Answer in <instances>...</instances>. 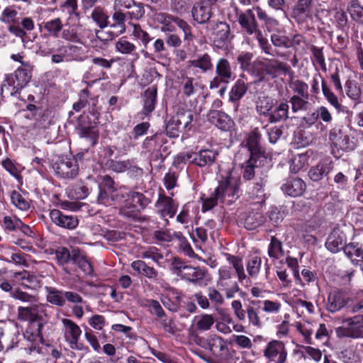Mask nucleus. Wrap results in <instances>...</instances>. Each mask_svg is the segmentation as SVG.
Returning <instances> with one entry per match:
<instances>
[{
	"label": "nucleus",
	"mask_w": 363,
	"mask_h": 363,
	"mask_svg": "<svg viewBox=\"0 0 363 363\" xmlns=\"http://www.w3.org/2000/svg\"><path fill=\"white\" fill-rule=\"evenodd\" d=\"M17 319L20 322H27L28 325L23 333L26 341L24 350L33 358L45 355V340L43 329L48 324L47 313L44 306L31 303L27 306H20L17 308Z\"/></svg>",
	"instance_id": "1"
},
{
	"label": "nucleus",
	"mask_w": 363,
	"mask_h": 363,
	"mask_svg": "<svg viewBox=\"0 0 363 363\" xmlns=\"http://www.w3.org/2000/svg\"><path fill=\"white\" fill-rule=\"evenodd\" d=\"M11 58L16 62L22 63L13 73L6 74L1 86V94L5 97L16 96L28 84L32 77V69L28 64L23 62V57L20 54H12Z\"/></svg>",
	"instance_id": "2"
},
{
	"label": "nucleus",
	"mask_w": 363,
	"mask_h": 363,
	"mask_svg": "<svg viewBox=\"0 0 363 363\" xmlns=\"http://www.w3.org/2000/svg\"><path fill=\"white\" fill-rule=\"evenodd\" d=\"M113 9L115 12L113 14V20L115 23L111 25V28L119 35L125 32L126 16L130 20L138 21L144 16L145 13L144 4L135 0H115Z\"/></svg>",
	"instance_id": "3"
},
{
	"label": "nucleus",
	"mask_w": 363,
	"mask_h": 363,
	"mask_svg": "<svg viewBox=\"0 0 363 363\" xmlns=\"http://www.w3.org/2000/svg\"><path fill=\"white\" fill-rule=\"evenodd\" d=\"M15 5L8 6L4 9L0 15V21L6 24L7 30L23 42L28 37V33L35 29V23L31 17L18 16Z\"/></svg>",
	"instance_id": "4"
},
{
	"label": "nucleus",
	"mask_w": 363,
	"mask_h": 363,
	"mask_svg": "<svg viewBox=\"0 0 363 363\" xmlns=\"http://www.w3.org/2000/svg\"><path fill=\"white\" fill-rule=\"evenodd\" d=\"M238 21L244 31L250 35H255L262 50L267 55L274 56L271 52L272 46L267 38L264 37L262 30L259 28L255 16L251 9L245 12L237 13Z\"/></svg>",
	"instance_id": "5"
},
{
	"label": "nucleus",
	"mask_w": 363,
	"mask_h": 363,
	"mask_svg": "<svg viewBox=\"0 0 363 363\" xmlns=\"http://www.w3.org/2000/svg\"><path fill=\"white\" fill-rule=\"evenodd\" d=\"M347 323L346 326H340L335 328V333L338 337L359 338L363 337V315H355L343 320Z\"/></svg>",
	"instance_id": "6"
},
{
	"label": "nucleus",
	"mask_w": 363,
	"mask_h": 363,
	"mask_svg": "<svg viewBox=\"0 0 363 363\" xmlns=\"http://www.w3.org/2000/svg\"><path fill=\"white\" fill-rule=\"evenodd\" d=\"M235 77L230 62L225 58H220L216 62V76L210 82V89H217L221 84H227Z\"/></svg>",
	"instance_id": "7"
},
{
	"label": "nucleus",
	"mask_w": 363,
	"mask_h": 363,
	"mask_svg": "<svg viewBox=\"0 0 363 363\" xmlns=\"http://www.w3.org/2000/svg\"><path fill=\"white\" fill-rule=\"evenodd\" d=\"M48 291L47 301L52 305L63 306L66 301L78 303L82 301V296L74 291H65L54 287L46 286Z\"/></svg>",
	"instance_id": "8"
},
{
	"label": "nucleus",
	"mask_w": 363,
	"mask_h": 363,
	"mask_svg": "<svg viewBox=\"0 0 363 363\" xmlns=\"http://www.w3.org/2000/svg\"><path fill=\"white\" fill-rule=\"evenodd\" d=\"M52 167L56 175L62 179H73L80 171L77 163L73 159L62 157L57 160Z\"/></svg>",
	"instance_id": "9"
},
{
	"label": "nucleus",
	"mask_w": 363,
	"mask_h": 363,
	"mask_svg": "<svg viewBox=\"0 0 363 363\" xmlns=\"http://www.w3.org/2000/svg\"><path fill=\"white\" fill-rule=\"evenodd\" d=\"M12 281L14 285L31 290H37L42 286L40 277L25 269L15 272Z\"/></svg>",
	"instance_id": "10"
},
{
	"label": "nucleus",
	"mask_w": 363,
	"mask_h": 363,
	"mask_svg": "<svg viewBox=\"0 0 363 363\" xmlns=\"http://www.w3.org/2000/svg\"><path fill=\"white\" fill-rule=\"evenodd\" d=\"M264 355L271 362L284 363L286 359L287 352L284 342L279 340H272L264 350Z\"/></svg>",
	"instance_id": "11"
},
{
	"label": "nucleus",
	"mask_w": 363,
	"mask_h": 363,
	"mask_svg": "<svg viewBox=\"0 0 363 363\" xmlns=\"http://www.w3.org/2000/svg\"><path fill=\"white\" fill-rule=\"evenodd\" d=\"M60 2V6L61 9L65 11H67L69 14L74 13L79 19H82L84 17L89 18V16L87 14L89 9L91 8V0H82V11L77 12V0H50V3L56 4Z\"/></svg>",
	"instance_id": "12"
},
{
	"label": "nucleus",
	"mask_w": 363,
	"mask_h": 363,
	"mask_svg": "<svg viewBox=\"0 0 363 363\" xmlns=\"http://www.w3.org/2000/svg\"><path fill=\"white\" fill-rule=\"evenodd\" d=\"M351 301V298L345 291H335L328 295L326 308L329 312L335 313Z\"/></svg>",
	"instance_id": "13"
},
{
	"label": "nucleus",
	"mask_w": 363,
	"mask_h": 363,
	"mask_svg": "<svg viewBox=\"0 0 363 363\" xmlns=\"http://www.w3.org/2000/svg\"><path fill=\"white\" fill-rule=\"evenodd\" d=\"M155 206L157 212L162 218L166 216L172 218L177 212V205L174 201L170 196H167L163 193L159 194L158 199Z\"/></svg>",
	"instance_id": "14"
},
{
	"label": "nucleus",
	"mask_w": 363,
	"mask_h": 363,
	"mask_svg": "<svg viewBox=\"0 0 363 363\" xmlns=\"http://www.w3.org/2000/svg\"><path fill=\"white\" fill-rule=\"evenodd\" d=\"M50 217L55 224L67 229H74L79 223L77 217L65 214L58 209L51 210Z\"/></svg>",
	"instance_id": "15"
},
{
	"label": "nucleus",
	"mask_w": 363,
	"mask_h": 363,
	"mask_svg": "<svg viewBox=\"0 0 363 363\" xmlns=\"http://www.w3.org/2000/svg\"><path fill=\"white\" fill-rule=\"evenodd\" d=\"M191 14L194 20L198 23H208L213 15L212 6L196 1L192 8Z\"/></svg>",
	"instance_id": "16"
},
{
	"label": "nucleus",
	"mask_w": 363,
	"mask_h": 363,
	"mask_svg": "<svg viewBox=\"0 0 363 363\" xmlns=\"http://www.w3.org/2000/svg\"><path fill=\"white\" fill-rule=\"evenodd\" d=\"M312 0H298L292 11V18L298 23L304 22L310 16Z\"/></svg>",
	"instance_id": "17"
},
{
	"label": "nucleus",
	"mask_w": 363,
	"mask_h": 363,
	"mask_svg": "<svg viewBox=\"0 0 363 363\" xmlns=\"http://www.w3.org/2000/svg\"><path fill=\"white\" fill-rule=\"evenodd\" d=\"M213 67L212 58L208 53H204L195 60H189L186 65V68L198 69L196 72H198L199 71L201 73H206L211 71Z\"/></svg>",
	"instance_id": "18"
},
{
	"label": "nucleus",
	"mask_w": 363,
	"mask_h": 363,
	"mask_svg": "<svg viewBox=\"0 0 363 363\" xmlns=\"http://www.w3.org/2000/svg\"><path fill=\"white\" fill-rule=\"evenodd\" d=\"M62 323L65 328V337L71 344V347L79 349L77 345L78 339L82 333L79 327L69 319L64 318Z\"/></svg>",
	"instance_id": "19"
},
{
	"label": "nucleus",
	"mask_w": 363,
	"mask_h": 363,
	"mask_svg": "<svg viewBox=\"0 0 363 363\" xmlns=\"http://www.w3.org/2000/svg\"><path fill=\"white\" fill-rule=\"evenodd\" d=\"M345 255L354 265L363 263V247L359 243L350 242L343 247Z\"/></svg>",
	"instance_id": "20"
},
{
	"label": "nucleus",
	"mask_w": 363,
	"mask_h": 363,
	"mask_svg": "<svg viewBox=\"0 0 363 363\" xmlns=\"http://www.w3.org/2000/svg\"><path fill=\"white\" fill-rule=\"evenodd\" d=\"M264 182L262 178L256 179L252 185L249 187L247 194L249 198L255 203L262 204L265 201V193L264 189Z\"/></svg>",
	"instance_id": "21"
},
{
	"label": "nucleus",
	"mask_w": 363,
	"mask_h": 363,
	"mask_svg": "<svg viewBox=\"0 0 363 363\" xmlns=\"http://www.w3.org/2000/svg\"><path fill=\"white\" fill-rule=\"evenodd\" d=\"M261 135L257 129L254 130L249 135L247 146L250 152V157L259 159L264 157V152L262 151L259 145Z\"/></svg>",
	"instance_id": "22"
},
{
	"label": "nucleus",
	"mask_w": 363,
	"mask_h": 363,
	"mask_svg": "<svg viewBox=\"0 0 363 363\" xmlns=\"http://www.w3.org/2000/svg\"><path fill=\"white\" fill-rule=\"evenodd\" d=\"M211 34L215 40L221 43H225L230 38V26L222 21H218L211 26Z\"/></svg>",
	"instance_id": "23"
},
{
	"label": "nucleus",
	"mask_w": 363,
	"mask_h": 363,
	"mask_svg": "<svg viewBox=\"0 0 363 363\" xmlns=\"http://www.w3.org/2000/svg\"><path fill=\"white\" fill-rule=\"evenodd\" d=\"M260 303L259 301H250V303L245 306V315L247 316L249 323L258 328L262 326L261 318L259 315Z\"/></svg>",
	"instance_id": "24"
},
{
	"label": "nucleus",
	"mask_w": 363,
	"mask_h": 363,
	"mask_svg": "<svg viewBox=\"0 0 363 363\" xmlns=\"http://www.w3.org/2000/svg\"><path fill=\"white\" fill-rule=\"evenodd\" d=\"M173 118L176 123H178L180 127L183 128L184 131H189L192 128V122L194 118L192 111L179 108Z\"/></svg>",
	"instance_id": "25"
},
{
	"label": "nucleus",
	"mask_w": 363,
	"mask_h": 363,
	"mask_svg": "<svg viewBox=\"0 0 363 363\" xmlns=\"http://www.w3.org/2000/svg\"><path fill=\"white\" fill-rule=\"evenodd\" d=\"M305 188L304 182L299 178L289 179L282 186V189L286 194L294 197L301 195Z\"/></svg>",
	"instance_id": "26"
},
{
	"label": "nucleus",
	"mask_w": 363,
	"mask_h": 363,
	"mask_svg": "<svg viewBox=\"0 0 363 363\" xmlns=\"http://www.w3.org/2000/svg\"><path fill=\"white\" fill-rule=\"evenodd\" d=\"M72 262L84 273L91 274V261L85 252L79 249L72 250Z\"/></svg>",
	"instance_id": "27"
},
{
	"label": "nucleus",
	"mask_w": 363,
	"mask_h": 363,
	"mask_svg": "<svg viewBox=\"0 0 363 363\" xmlns=\"http://www.w3.org/2000/svg\"><path fill=\"white\" fill-rule=\"evenodd\" d=\"M274 106V100L264 94L258 96L255 100L256 111L261 116L268 117Z\"/></svg>",
	"instance_id": "28"
},
{
	"label": "nucleus",
	"mask_w": 363,
	"mask_h": 363,
	"mask_svg": "<svg viewBox=\"0 0 363 363\" xmlns=\"http://www.w3.org/2000/svg\"><path fill=\"white\" fill-rule=\"evenodd\" d=\"M289 106L286 102H281L274 111H271L268 121L270 123H276L286 121L289 118Z\"/></svg>",
	"instance_id": "29"
},
{
	"label": "nucleus",
	"mask_w": 363,
	"mask_h": 363,
	"mask_svg": "<svg viewBox=\"0 0 363 363\" xmlns=\"http://www.w3.org/2000/svg\"><path fill=\"white\" fill-rule=\"evenodd\" d=\"M267 74L276 77L277 72L279 71L284 74H287L291 71V67L287 64L277 60H269L263 67Z\"/></svg>",
	"instance_id": "30"
},
{
	"label": "nucleus",
	"mask_w": 363,
	"mask_h": 363,
	"mask_svg": "<svg viewBox=\"0 0 363 363\" xmlns=\"http://www.w3.org/2000/svg\"><path fill=\"white\" fill-rule=\"evenodd\" d=\"M157 89L155 86L148 87L143 94V113L149 114L154 111L157 101Z\"/></svg>",
	"instance_id": "31"
},
{
	"label": "nucleus",
	"mask_w": 363,
	"mask_h": 363,
	"mask_svg": "<svg viewBox=\"0 0 363 363\" xmlns=\"http://www.w3.org/2000/svg\"><path fill=\"white\" fill-rule=\"evenodd\" d=\"M216 189V194L220 196V200H222L226 196L234 198L235 196H237L239 188L237 184H233L229 179H225Z\"/></svg>",
	"instance_id": "32"
},
{
	"label": "nucleus",
	"mask_w": 363,
	"mask_h": 363,
	"mask_svg": "<svg viewBox=\"0 0 363 363\" xmlns=\"http://www.w3.org/2000/svg\"><path fill=\"white\" fill-rule=\"evenodd\" d=\"M217 156V153L211 150H201L198 153L195 152L194 158V164L203 167L205 166L211 165Z\"/></svg>",
	"instance_id": "33"
},
{
	"label": "nucleus",
	"mask_w": 363,
	"mask_h": 363,
	"mask_svg": "<svg viewBox=\"0 0 363 363\" xmlns=\"http://www.w3.org/2000/svg\"><path fill=\"white\" fill-rule=\"evenodd\" d=\"M226 349V344L221 337L216 334L208 336L206 350H209L213 354L220 356Z\"/></svg>",
	"instance_id": "34"
},
{
	"label": "nucleus",
	"mask_w": 363,
	"mask_h": 363,
	"mask_svg": "<svg viewBox=\"0 0 363 363\" xmlns=\"http://www.w3.org/2000/svg\"><path fill=\"white\" fill-rule=\"evenodd\" d=\"M208 121L218 128L226 130L229 127L230 119L228 116L217 110H211L208 113Z\"/></svg>",
	"instance_id": "35"
},
{
	"label": "nucleus",
	"mask_w": 363,
	"mask_h": 363,
	"mask_svg": "<svg viewBox=\"0 0 363 363\" xmlns=\"http://www.w3.org/2000/svg\"><path fill=\"white\" fill-rule=\"evenodd\" d=\"M329 139L337 148L345 150L348 147L349 137L339 128H334L330 130Z\"/></svg>",
	"instance_id": "36"
},
{
	"label": "nucleus",
	"mask_w": 363,
	"mask_h": 363,
	"mask_svg": "<svg viewBox=\"0 0 363 363\" xmlns=\"http://www.w3.org/2000/svg\"><path fill=\"white\" fill-rule=\"evenodd\" d=\"M76 129L81 138H91V119L89 113H83L78 117Z\"/></svg>",
	"instance_id": "37"
},
{
	"label": "nucleus",
	"mask_w": 363,
	"mask_h": 363,
	"mask_svg": "<svg viewBox=\"0 0 363 363\" xmlns=\"http://www.w3.org/2000/svg\"><path fill=\"white\" fill-rule=\"evenodd\" d=\"M131 267L139 274L143 275L151 279H157V271L152 267L147 266L145 262L142 260L133 262Z\"/></svg>",
	"instance_id": "38"
},
{
	"label": "nucleus",
	"mask_w": 363,
	"mask_h": 363,
	"mask_svg": "<svg viewBox=\"0 0 363 363\" xmlns=\"http://www.w3.org/2000/svg\"><path fill=\"white\" fill-rule=\"evenodd\" d=\"M206 272V270L201 267H193L189 265L182 273V278L191 283H198L204 278Z\"/></svg>",
	"instance_id": "39"
},
{
	"label": "nucleus",
	"mask_w": 363,
	"mask_h": 363,
	"mask_svg": "<svg viewBox=\"0 0 363 363\" xmlns=\"http://www.w3.org/2000/svg\"><path fill=\"white\" fill-rule=\"evenodd\" d=\"M264 221V217L262 213L251 211L245 218V227L248 230H254L261 225Z\"/></svg>",
	"instance_id": "40"
},
{
	"label": "nucleus",
	"mask_w": 363,
	"mask_h": 363,
	"mask_svg": "<svg viewBox=\"0 0 363 363\" xmlns=\"http://www.w3.org/2000/svg\"><path fill=\"white\" fill-rule=\"evenodd\" d=\"M247 89V85L242 79H238L230 91V101L233 102L239 101L246 94Z\"/></svg>",
	"instance_id": "41"
},
{
	"label": "nucleus",
	"mask_w": 363,
	"mask_h": 363,
	"mask_svg": "<svg viewBox=\"0 0 363 363\" xmlns=\"http://www.w3.org/2000/svg\"><path fill=\"white\" fill-rule=\"evenodd\" d=\"M330 171L329 165L326 163L319 162L316 166L313 167L308 172L311 179L317 182L322 179L324 175H327Z\"/></svg>",
	"instance_id": "42"
},
{
	"label": "nucleus",
	"mask_w": 363,
	"mask_h": 363,
	"mask_svg": "<svg viewBox=\"0 0 363 363\" xmlns=\"http://www.w3.org/2000/svg\"><path fill=\"white\" fill-rule=\"evenodd\" d=\"M218 284L223 287H228L232 283H237L233 279V273L230 267L223 266L220 268Z\"/></svg>",
	"instance_id": "43"
},
{
	"label": "nucleus",
	"mask_w": 363,
	"mask_h": 363,
	"mask_svg": "<svg viewBox=\"0 0 363 363\" xmlns=\"http://www.w3.org/2000/svg\"><path fill=\"white\" fill-rule=\"evenodd\" d=\"M227 259L235 269L239 281L242 282L243 280L246 279L247 276L245 272L242 258L238 256L228 255Z\"/></svg>",
	"instance_id": "44"
},
{
	"label": "nucleus",
	"mask_w": 363,
	"mask_h": 363,
	"mask_svg": "<svg viewBox=\"0 0 363 363\" xmlns=\"http://www.w3.org/2000/svg\"><path fill=\"white\" fill-rule=\"evenodd\" d=\"M11 201L21 211H28L30 207V200L16 190L12 191L11 194Z\"/></svg>",
	"instance_id": "45"
},
{
	"label": "nucleus",
	"mask_w": 363,
	"mask_h": 363,
	"mask_svg": "<svg viewBox=\"0 0 363 363\" xmlns=\"http://www.w3.org/2000/svg\"><path fill=\"white\" fill-rule=\"evenodd\" d=\"M290 87L295 94L293 96L309 99L308 86L303 81L296 79L290 84Z\"/></svg>",
	"instance_id": "46"
},
{
	"label": "nucleus",
	"mask_w": 363,
	"mask_h": 363,
	"mask_svg": "<svg viewBox=\"0 0 363 363\" xmlns=\"http://www.w3.org/2000/svg\"><path fill=\"white\" fill-rule=\"evenodd\" d=\"M56 262L59 265L63 266L72 261V251L70 252L66 247H58L55 252Z\"/></svg>",
	"instance_id": "47"
},
{
	"label": "nucleus",
	"mask_w": 363,
	"mask_h": 363,
	"mask_svg": "<svg viewBox=\"0 0 363 363\" xmlns=\"http://www.w3.org/2000/svg\"><path fill=\"white\" fill-rule=\"evenodd\" d=\"M284 254L281 242L276 237L272 236L268 249V255L270 257L279 259Z\"/></svg>",
	"instance_id": "48"
},
{
	"label": "nucleus",
	"mask_w": 363,
	"mask_h": 363,
	"mask_svg": "<svg viewBox=\"0 0 363 363\" xmlns=\"http://www.w3.org/2000/svg\"><path fill=\"white\" fill-rule=\"evenodd\" d=\"M347 11L354 21L359 23H363V7L357 1L350 2Z\"/></svg>",
	"instance_id": "49"
},
{
	"label": "nucleus",
	"mask_w": 363,
	"mask_h": 363,
	"mask_svg": "<svg viewBox=\"0 0 363 363\" xmlns=\"http://www.w3.org/2000/svg\"><path fill=\"white\" fill-rule=\"evenodd\" d=\"M62 23L60 18H56L44 23V28L49 35L53 37H58L59 33L62 29Z\"/></svg>",
	"instance_id": "50"
},
{
	"label": "nucleus",
	"mask_w": 363,
	"mask_h": 363,
	"mask_svg": "<svg viewBox=\"0 0 363 363\" xmlns=\"http://www.w3.org/2000/svg\"><path fill=\"white\" fill-rule=\"evenodd\" d=\"M90 160L91 155L89 152V148L77 152L73 159L74 162L77 163L79 168H81L82 170L89 167Z\"/></svg>",
	"instance_id": "51"
},
{
	"label": "nucleus",
	"mask_w": 363,
	"mask_h": 363,
	"mask_svg": "<svg viewBox=\"0 0 363 363\" xmlns=\"http://www.w3.org/2000/svg\"><path fill=\"white\" fill-rule=\"evenodd\" d=\"M296 329L304 337L305 341L311 344V335L314 330V326L309 322L296 323Z\"/></svg>",
	"instance_id": "52"
},
{
	"label": "nucleus",
	"mask_w": 363,
	"mask_h": 363,
	"mask_svg": "<svg viewBox=\"0 0 363 363\" xmlns=\"http://www.w3.org/2000/svg\"><path fill=\"white\" fill-rule=\"evenodd\" d=\"M159 17L162 24L161 30L162 32H172L174 30L175 27L172 25V23L174 22L176 23L177 16L167 13H160L159 14Z\"/></svg>",
	"instance_id": "53"
},
{
	"label": "nucleus",
	"mask_w": 363,
	"mask_h": 363,
	"mask_svg": "<svg viewBox=\"0 0 363 363\" xmlns=\"http://www.w3.org/2000/svg\"><path fill=\"white\" fill-rule=\"evenodd\" d=\"M308 164V157L306 154L295 155L291 160V171L296 173Z\"/></svg>",
	"instance_id": "54"
},
{
	"label": "nucleus",
	"mask_w": 363,
	"mask_h": 363,
	"mask_svg": "<svg viewBox=\"0 0 363 363\" xmlns=\"http://www.w3.org/2000/svg\"><path fill=\"white\" fill-rule=\"evenodd\" d=\"M116 49L122 54L129 55L136 50V47L133 43L127 40L125 38H121L116 43Z\"/></svg>",
	"instance_id": "55"
},
{
	"label": "nucleus",
	"mask_w": 363,
	"mask_h": 363,
	"mask_svg": "<svg viewBox=\"0 0 363 363\" xmlns=\"http://www.w3.org/2000/svg\"><path fill=\"white\" fill-rule=\"evenodd\" d=\"M262 259L259 256L252 257L247 262V271L249 276L253 277L258 274L261 267Z\"/></svg>",
	"instance_id": "56"
},
{
	"label": "nucleus",
	"mask_w": 363,
	"mask_h": 363,
	"mask_svg": "<svg viewBox=\"0 0 363 363\" xmlns=\"http://www.w3.org/2000/svg\"><path fill=\"white\" fill-rule=\"evenodd\" d=\"M92 19L101 29L106 28L108 25V16L105 13L103 9L100 7L94 9L92 12Z\"/></svg>",
	"instance_id": "57"
},
{
	"label": "nucleus",
	"mask_w": 363,
	"mask_h": 363,
	"mask_svg": "<svg viewBox=\"0 0 363 363\" xmlns=\"http://www.w3.org/2000/svg\"><path fill=\"white\" fill-rule=\"evenodd\" d=\"M215 322L214 318L210 314H203L199 317L196 323L197 329L200 330H208Z\"/></svg>",
	"instance_id": "58"
},
{
	"label": "nucleus",
	"mask_w": 363,
	"mask_h": 363,
	"mask_svg": "<svg viewBox=\"0 0 363 363\" xmlns=\"http://www.w3.org/2000/svg\"><path fill=\"white\" fill-rule=\"evenodd\" d=\"M156 320L160 323L164 332L171 335L175 334L174 322L172 318L167 317L164 313V316L158 317Z\"/></svg>",
	"instance_id": "59"
},
{
	"label": "nucleus",
	"mask_w": 363,
	"mask_h": 363,
	"mask_svg": "<svg viewBox=\"0 0 363 363\" xmlns=\"http://www.w3.org/2000/svg\"><path fill=\"white\" fill-rule=\"evenodd\" d=\"M308 99L304 97L291 96L289 102L291 104L292 111L296 113L301 110H306L309 104Z\"/></svg>",
	"instance_id": "60"
},
{
	"label": "nucleus",
	"mask_w": 363,
	"mask_h": 363,
	"mask_svg": "<svg viewBox=\"0 0 363 363\" xmlns=\"http://www.w3.org/2000/svg\"><path fill=\"white\" fill-rule=\"evenodd\" d=\"M1 165L8 172L10 173L13 177L20 180L22 179L21 172L18 170L17 166L13 160L10 158H6L1 162Z\"/></svg>",
	"instance_id": "61"
},
{
	"label": "nucleus",
	"mask_w": 363,
	"mask_h": 363,
	"mask_svg": "<svg viewBox=\"0 0 363 363\" xmlns=\"http://www.w3.org/2000/svg\"><path fill=\"white\" fill-rule=\"evenodd\" d=\"M119 213L127 218L135 220L139 216V210L135 205L127 203L120 208Z\"/></svg>",
	"instance_id": "62"
},
{
	"label": "nucleus",
	"mask_w": 363,
	"mask_h": 363,
	"mask_svg": "<svg viewBox=\"0 0 363 363\" xmlns=\"http://www.w3.org/2000/svg\"><path fill=\"white\" fill-rule=\"evenodd\" d=\"M271 41L275 47L289 48V38L285 35L279 33H273L271 35Z\"/></svg>",
	"instance_id": "63"
},
{
	"label": "nucleus",
	"mask_w": 363,
	"mask_h": 363,
	"mask_svg": "<svg viewBox=\"0 0 363 363\" xmlns=\"http://www.w3.org/2000/svg\"><path fill=\"white\" fill-rule=\"evenodd\" d=\"M133 35L136 38L140 40L143 45L146 47L147 45L152 40L150 35L146 31L143 30L139 24H133Z\"/></svg>",
	"instance_id": "64"
}]
</instances>
